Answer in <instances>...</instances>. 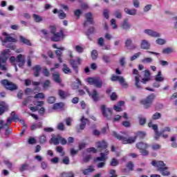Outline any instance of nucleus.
<instances>
[{
  "label": "nucleus",
  "instance_id": "obj_35",
  "mask_svg": "<svg viewBox=\"0 0 177 177\" xmlns=\"http://www.w3.org/2000/svg\"><path fill=\"white\" fill-rule=\"evenodd\" d=\"M102 59L106 64H110V63L111 62V60L110 59V56L107 55H103L102 57Z\"/></svg>",
  "mask_w": 177,
  "mask_h": 177
},
{
  "label": "nucleus",
  "instance_id": "obj_45",
  "mask_svg": "<svg viewBox=\"0 0 177 177\" xmlns=\"http://www.w3.org/2000/svg\"><path fill=\"white\" fill-rule=\"evenodd\" d=\"M62 53L60 50H55V54L57 55L59 63H63V60L62 59Z\"/></svg>",
  "mask_w": 177,
  "mask_h": 177
},
{
  "label": "nucleus",
  "instance_id": "obj_52",
  "mask_svg": "<svg viewBox=\"0 0 177 177\" xmlns=\"http://www.w3.org/2000/svg\"><path fill=\"white\" fill-rule=\"evenodd\" d=\"M140 55H142L140 52L135 53L132 57H131L130 58L131 62H133V60H136V59H138V57H139Z\"/></svg>",
  "mask_w": 177,
  "mask_h": 177
},
{
  "label": "nucleus",
  "instance_id": "obj_38",
  "mask_svg": "<svg viewBox=\"0 0 177 177\" xmlns=\"http://www.w3.org/2000/svg\"><path fill=\"white\" fill-rule=\"evenodd\" d=\"M58 95L61 97V99H66L68 95H67V93H65L63 90H59Z\"/></svg>",
  "mask_w": 177,
  "mask_h": 177
},
{
  "label": "nucleus",
  "instance_id": "obj_7",
  "mask_svg": "<svg viewBox=\"0 0 177 177\" xmlns=\"http://www.w3.org/2000/svg\"><path fill=\"white\" fill-rule=\"evenodd\" d=\"M101 111L104 118L106 120H111L113 118V111L110 108H106V105L101 106Z\"/></svg>",
  "mask_w": 177,
  "mask_h": 177
},
{
  "label": "nucleus",
  "instance_id": "obj_64",
  "mask_svg": "<svg viewBox=\"0 0 177 177\" xmlns=\"http://www.w3.org/2000/svg\"><path fill=\"white\" fill-rule=\"evenodd\" d=\"M153 62V58L151 57H145L142 59V63H151Z\"/></svg>",
  "mask_w": 177,
  "mask_h": 177
},
{
  "label": "nucleus",
  "instance_id": "obj_60",
  "mask_svg": "<svg viewBox=\"0 0 177 177\" xmlns=\"http://www.w3.org/2000/svg\"><path fill=\"white\" fill-rule=\"evenodd\" d=\"M45 95L43 93H39L35 95V99H44Z\"/></svg>",
  "mask_w": 177,
  "mask_h": 177
},
{
  "label": "nucleus",
  "instance_id": "obj_5",
  "mask_svg": "<svg viewBox=\"0 0 177 177\" xmlns=\"http://www.w3.org/2000/svg\"><path fill=\"white\" fill-rule=\"evenodd\" d=\"M9 56H10V50L9 49H5L1 52V54L0 55V68L3 70V71H6L8 68L3 63H6L8 62V59H9Z\"/></svg>",
  "mask_w": 177,
  "mask_h": 177
},
{
  "label": "nucleus",
  "instance_id": "obj_50",
  "mask_svg": "<svg viewBox=\"0 0 177 177\" xmlns=\"http://www.w3.org/2000/svg\"><path fill=\"white\" fill-rule=\"evenodd\" d=\"M61 176L62 177H74V173H73L72 171L66 173V172H63L61 174Z\"/></svg>",
  "mask_w": 177,
  "mask_h": 177
},
{
  "label": "nucleus",
  "instance_id": "obj_1",
  "mask_svg": "<svg viewBox=\"0 0 177 177\" xmlns=\"http://www.w3.org/2000/svg\"><path fill=\"white\" fill-rule=\"evenodd\" d=\"M97 149H98V151L100 152V156L97 157L94 161L95 162H99L97 165V168H103L106 165V161L107 160V156H109V153L110 151L107 149L109 147V145L106 142V141H99L96 142ZM102 161V162H100Z\"/></svg>",
  "mask_w": 177,
  "mask_h": 177
},
{
  "label": "nucleus",
  "instance_id": "obj_51",
  "mask_svg": "<svg viewBox=\"0 0 177 177\" xmlns=\"http://www.w3.org/2000/svg\"><path fill=\"white\" fill-rule=\"evenodd\" d=\"M39 142L41 143V145L46 143V136L45 135L40 136Z\"/></svg>",
  "mask_w": 177,
  "mask_h": 177
},
{
  "label": "nucleus",
  "instance_id": "obj_61",
  "mask_svg": "<svg viewBox=\"0 0 177 177\" xmlns=\"http://www.w3.org/2000/svg\"><path fill=\"white\" fill-rule=\"evenodd\" d=\"M123 81L122 82H119L120 85H122V86L123 88H128V86H129V85L127 83V82H125V79L124 77H122Z\"/></svg>",
  "mask_w": 177,
  "mask_h": 177
},
{
  "label": "nucleus",
  "instance_id": "obj_23",
  "mask_svg": "<svg viewBox=\"0 0 177 177\" xmlns=\"http://www.w3.org/2000/svg\"><path fill=\"white\" fill-rule=\"evenodd\" d=\"M92 172H95V166L92 165L88 166L87 169L82 170L83 175H89Z\"/></svg>",
  "mask_w": 177,
  "mask_h": 177
},
{
  "label": "nucleus",
  "instance_id": "obj_9",
  "mask_svg": "<svg viewBox=\"0 0 177 177\" xmlns=\"http://www.w3.org/2000/svg\"><path fill=\"white\" fill-rule=\"evenodd\" d=\"M1 84L6 89H8V91H16L17 89V85L8 80H1Z\"/></svg>",
  "mask_w": 177,
  "mask_h": 177
},
{
  "label": "nucleus",
  "instance_id": "obj_40",
  "mask_svg": "<svg viewBox=\"0 0 177 177\" xmlns=\"http://www.w3.org/2000/svg\"><path fill=\"white\" fill-rule=\"evenodd\" d=\"M30 167V165L27 163L21 165V167L19 168L20 172H24V171H27L28 168Z\"/></svg>",
  "mask_w": 177,
  "mask_h": 177
},
{
  "label": "nucleus",
  "instance_id": "obj_62",
  "mask_svg": "<svg viewBox=\"0 0 177 177\" xmlns=\"http://www.w3.org/2000/svg\"><path fill=\"white\" fill-rule=\"evenodd\" d=\"M43 75H44V77H49V75H50V73L49 72V70H48V68H44Z\"/></svg>",
  "mask_w": 177,
  "mask_h": 177
},
{
  "label": "nucleus",
  "instance_id": "obj_31",
  "mask_svg": "<svg viewBox=\"0 0 177 177\" xmlns=\"http://www.w3.org/2000/svg\"><path fill=\"white\" fill-rule=\"evenodd\" d=\"M70 64L76 73H78V64L74 59L70 60Z\"/></svg>",
  "mask_w": 177,
  "mask_h": 177
},
{
  "label": "nucleus",
  "instance_id": "obj_11",
  "mask_svg": "<svg viewBox=\"0 0 177 177\" xmlns=\"http://www.w3.org/2000/svg\"><path fill=\"white\" fill-rule=\"evenodd\" d=\"M17 120L19 121V115H16L15 111H12L10 113V118H8L7 119V122L5 124V127H9V125L12 124V121H15L16 122V121Z\"/></svg>",
  "mask_w": 177,
  "mask_h": 177
},
{
  "label": "nucleus",
  "instance_id": "obj_41",
  "mask_svg": "<svg viewBox=\"0 0 177 177\" xmlns=\"http://www.w3.org/2000/svg\"><path fill=\"white\" fill-rule=\"evenodd\" d=\"M135 81H136V82H135V86H136V88H138V89H142V86H140V79H139V77H138V76H136V77H135Z\"/></svg>",
  "mask_w": 177,
  "mask_h": 177
},
{
  "label": "nucleus",
  "instance_id": "obj_47",
  "mask_svg": "<svg viewBox=\"0 0 177 177\" xmlns=\"http://www.w3.org/2000/svg\"><path fill=\"white\" fill-rule=\"evenodd\" d=\"M119 164L120 162L115 158H113L110 162L111 167H117V165H118Z\"/></svg>",
  "mask_w": 177,
  "mask_h": 177
},
{
  "label": "nucleus",
  "instance_id": "obj_33",
  "mask_svg": "<svg viewBox=\"0 0 177 177\" xmlns=\"http://www.w3.org/2000/svg\"><path fill=\"white\" fill-rule=\"evenodd\" d=\"M32 17H33L35 23H41V21H44V19H42V17H41L37 14H33Z\"/></svg>",
  "mask_w": 177,
  "mask_h": 177
},
{
  "label": "nucleus",
  "instance_id": "obj_10",
  "mask_svg": "<svg viewBox=\"0 0 177 177\" xmlns=\"http://www.w3.org/2000/svg\"><path fill=\"white\" fill-rule=\"evenodd\" d=\"M87 82L90 85L95 86L96 88H102V86H103V81H102L100 78L88 77Z\"/></svg>",
  "mask_w": 177,
  "mask_h": 177
},
{
  "label": "nucleus",
  "instance_id": "obj_43",
  "mask_svg": "<svg viewBox=\"0 0 177 177\" xmlns=\"http://www.w3.org/2000/svg\"><path fill=\"white\" fill-rule=\"evenodd\" d=\"M50 80H46V81H44V82L43 83V88L44 89H48V88L50 87Z\"/></svg>",
  "mask_w": 177,
  "mask_h": 177
},
{
  "label": "nucleus",
  "instance_id": "obj_59",
  "mask_svg": "<svg viewBox=\"0 0 177 177\" xmlns=\"http://www.w3.org/2000/svg\"><path fill=\"white\" fill-rule=\"evenodd\" d=\"M47 102L50 104H53V103L56 102V98L55 97H48V98L47 99Z\"/></svg>",
  "mask_w": 177,
  "mask_h": 177
},
{
  "label": "nucleus",
  "instance_id": "obj_2",
  "mask_svg": "<svg viewBox=\"0 0 177 177\" xmlns=\"http://www.w3.org/2000/svg\"><path fill=\"white\" fill-rule=\"evenodd\" d=\"M112 135L118 140H121L123 145H132V143H135V142H136V139H138V138L140 139H144L145 136H146V133L145 131H138L136 133V136L134 137H129L128 134L125 133L118 134L115 131H113Z\"/></svg>",
  "mask_w": 177,
  "mask_h": 177
},
{
  "label": "nucleus",
  "instance_id": "obj_44",
  "mask_svg": "<svg viewBox=\"0 0 177 177\" xmlns=\"http://www.w3.org/2000/svg\"><path fill=\"white\" fill-rule=\"evenodd\" d=\"M56 151L57 153H59L61 154L62 157H63L64 156V154H65L64 151L63 149V147H62V146L57 147H56Z\"/></svg>",
  "mask_w": 177,
  "mask_h": 177
},
{
  "label": "nucleus",
  "instance_id": "obj_53",
  "mask_svg": "<svg viewBox=\"0 0 177 177\" xmlns=\"http://www.w3.org/2000/svg\"><path fill=\"white\" fill-rule=\"evenodd\" d=\"M97 50H93L92 52H91V57L93 59V60H96V59H97Z\"/></svg>",
  "mask_w": 177,
  "mask_h": 177
},
{
  "label": "nucleus",
  "instance_id": "obj_22",
  "mask_svg": "<svg viewBox=\"0 0 177 177\" xmlns=\"http://www.w3.org/2000/svg\"><path fill=\"white\" fill-rule=\"evenodd\" d=\"M131 27V24L128 21V19H124L123 22L121 24V28L122 30H125V31H128Z\"/></svg>",
  "mask_w": 177,
  "mask_h": 177
},
{
  "label": "nucleus",
  "instance_id": "obj_32",
  "mask_svg": "<svg viewBox=\"0 0 177 177\" xmlns=\"http://www.w3.org/2000/svg\"><path fill=\"white\" fill-rule=\"evenodd\" d=\"M138 122H139L140 125L143 127L144 125H146V122H147V119L145 117L139 116Z\"/></svg>",
  "mask_w": 177,
  "mask_h": 177
},
{
  "label": "nucleus",
  "instance_id": "obj_57",
  "mask_svg": "<svg viewBox=\"0 0 177 177\" xmlns=\"http://www.w3.org/2000/svg\"><path fill=\"white\" fill-rule=\"evenodd\" d=\"M162 53H164L165 55H169V53H172V48H166L162 50Z\"/></svg>",
  "mask_w": 177,
  "mask_h": 177
},
{
  "label": "nucleus",
  "instance_id": "obj_24",
  "mask_svg": "<svg viewBox=\"0 0 177 177\" xmlns=\"http://www.w3.org/2000/svg\"><path fill=\"white\" fill-rule=\"evenodd\" d=\"M60 142V134H57V137H53L50 140L49 143H53L55 146H57Z\"/></svg>",
  "mask_w": 177,
  "mask_h": 177
},
{
  "label": "nucleus",
  "instance_id": "obj_42",
  "mask_svg": "<svg viewBox=\"0 0 177 177\" xmlns=\"http://www.w3.org/2000/svg\"><path fill=\"white\" fill-rule=\"evenodd\" d=\"M126 167L129 169V171H133V168L135 167V165L133 163L132 161H129L127 163Z\"/></svg>",
  "mask_w": 177,
  "mask_h": 177
},
{
  "label": "nucleus",
  "instance_id": "obj_37",
  "mask_svg": "<svg viewBox=\"0 0 177 177\" xmlns=\"http://www.w3.org/2000/svg\"><path fill=\"white\" fill-rule=\"evenodd\" d=\"M122 78H123V77H122V76H118V75H113L112 77H111V81H113V82L119 81V82H120L123 81Z\"/></svg>",
  "mask_w": 177,
  "mask_h": 177
},
{
  "label": "nucleus",
  "instance_id": "obj_17",
  "mask_svg": "<svg viewBox=\"0 0 177 177\" xmlns=\"http://www.w3.org/2000/svg\"><path fill=\"white\" fill-rule=\"evenodd\" d=\"M81 124L80 125V127H77V131L81 132V131H84L85 129V127L86 126V122L89 121L88 118H85V116H82L80 119Z\"/></svg>",
  "mask_w": 177,
  "mask_h": 177
},
{
  "label": "nucleus",
  "instance_id": "obj_36",
  "mask_svg": "<svg viewBox=\"0 0 177 177\" xmlns=\"http://www.w3.org/2000/svg\"><path fill=\"white\" fill-rule=\"evenodd\" d=\"M5 128V133H4V135H5V138H8L9 136H10V133H12V128H9V126L8 127H4Z\"/></svg>",
  "mask_w": 177,
  "mask_h": 177
},
{
  "label": "nucleus",
  "instance_id": "obj_39",
  "mask_svg": "<svg viewBox=\"0 0 177 177\" xmlns=\"http://www.w3.org/2000/svg\"><path fill=\"white\" fill-rule=\"evenodd\" d=\"M63 68H62V71H64V73L65 74H70L71 73V69H70V68H68V66H67V64H63Z\"/></svg>",
  "mask_w": 177,
  "mask_h": 177
},
{
  "label": "nucleus",
  "instance_id": "obj_6",
  "mask_svg": "<svg viewBox=\"0 0 177 177\" xmlns=\"http://www.w3.org/2000/svg\"><path fill=\"white\" fill-rule=\"evenodd\" d=\"M156 99V94L151 93L148 95L145 99L140 101L141 104L144 106L145 109H150L153 104V101Z\"/></svg>",
  "mask_w": 177,
  "mask_h": 177
},
{
  "label": "nucleus",
  "instance_id": "obj_56",
  "mask_svg": "<svg viewBox=\"0 0 177 177\" xmlns=\"http://www.w3.org/2000/svg\"><path fill=\"white\" fill-rule=\"evenodd\" d=\"M161 118V113L156 112L152 115V120H160Z\"/></svg>",
  "mask_w": 177,
  "mask_h": 177
},
{
  "label": "nucleus",
  "instance_id": "obj_49",
  "mask_svg": "<svg viewBox=\"0 0 177 177\" xmlns=\"http://www.w3.org/2000/svg\"><path fill=\"white\" fill-rule=\"evenodd\" d=\"M25 94H26L28 96H30V95H35V92H34V90H32V88H27L25 90Z\"/></svg>",
  "mask_w": 177,
  "mask_h": 177
},
{
  "label": "nucleus",
  "instance_id": "obj_29",
  "mask_svg": "<svg viewBox=\"0 0 177 177\" xmlns=\"http://www.w3.org/2000/svg\"><path fill=\"white\" fill-rule=\"evenodd\" d=\"M19 39H20L21 42H22V44H24L25 45H28V46H32V44H31L30 40H28L26 37H24L23 36H20Z\"/></svg>",
  "mask_w": 177,
  "mask_h": 177
},
{
  "label": "nucleus",
  "instance_id": "obj_58",
  "mask_svg": "<svg viewBox=\"0 0 177 177\" xmlns=\"http://www.w3.org/2000/svg\"><path fill=\"white\" fill-rule=\"evenodd\" d=\"M82 15V11L81 10H76L74 12V15L77 17V19H80V16Z\"/></svg>",
  "mask_w": 177,
  "mask_h": 177
},
{
  "label": "nucleus",
  "instance_id": "obj_8",
  "mask_svg": "<svg viewBox=\"0 0 177 177\" xmlns=\"http://www.w3.org/2000/svg\"><path fill=\"white\" fill-rule=\"evenodd\" d=\"M136 147L140 150V153L142 156H149V151L147 149L149 147V145L143 142H138L136 144Z\"/></svg>",
  "mask_w": 177,
  "mask_h": 177
},
{
  "label": "nucleus",
  "instance_id": "obj_55",
  "mask_svg": "<svg viewBox=\"0 0 177 177\" xmlns=\"http://www.w3.org/2000/svg\"><path fill=\"white\" fill-rule=\"evenodd\" d=\"M34 104L36 107H42L45 102L44 101H36L34 102Z\"/></svg>",
  "mask_w": 177,
  "mask_h": 177
},
{
  "label": "nucleus",
  "instance_id": "obj_18",
  "mask_svg": "<svg viewBox=\"0 0 177 177\" xmlns=\"http://www.w3.org/2000/svg\"><path fill=\"white\" fill-rule=\"evenodd\" d=\"M9 111V105L3 101H0V115H3L6 111Z\"/></svg>",
  "mask_w": 177,
  "mask_h": 177
},
{
  "label": "nucleus",
  "instance_id": "obj_16",
  "mask_svg": "<svg viewBox=\"0 0 177 177\" xmlns=\"http://www.w3.org/2000/svg\"><path fill=\"white\" fill-rule=\"evenodd\" d=\"M84 89H86L87 93L89 95V96L91 97L94 102H99L100 97L99 94L97 93V91L94 89L93 91V93H91V91H89V89H88V88L84 87Z\"/></svg>",
  "mask_w": 177,
  "mask_h": 177
},
{
  "label": "nucleus",
  "instance_id": "obj_15",
  "mask_svg": "<svg viewBox=\"0 0 177 177\" xmlns=\"http://www.w3.org/2000/svg\"><path fill=\"white\" fill-rule=\"evenodd\" d=\"M149 128H152L155 132V139L158 140L160 138V131H158V126L157 124H153V122H149L148 123Z\"/></svg>",
  "mask_w": 177,
  "mask_h": 177
},
{
  "label": "nucleus",
  "instance_id": "obj_13",
  "mask_svg": "<svg viewBox=\"0 0 177 177\" xmlns=\"http://www.w3.org/2000/svg\"><path fill=\"white\" fill-rule=\"evenodd\" d=\"M62 38H64V34L63 33V31L61 30L59 32L53 34V37H51V41H53V42H59Z\"/></svg>",
  "mask_w": 177,
  "mask_h": 177
},
{
  "label": "nucleus",
  "instance_id": "obj_27",
  "mask_svg": "<svg viewBox=\"0 0 177 177\" xmlns=\"http://www.w3.org/2000/svg\"><path fill=\"white\" fill-rule=\"evenodd\" d=\"M35 77H39V73H41V65H36L33 67Z\"/></svg>",
  "mask_w": 177,
  "mask_h": 177
},
{
  "label": "nucleus",
  "instance_id": "obj_48",
  "mask_svg": "<svg viewBox=\"0 0 177 177\" xmlns=\"http://www.w3.org/2000/svg\"><path fill=\"white\" fill-rule=\"evenodd\" d=\"M113 15L117 18V19H122V13L120 10H118L114 12Z\"/></svg>",
  "mask_w": 177,
  "mask_h": 177
},
{
  "label": "nucleus",
  "instance_id": "obj_25",
  "mask_svg": "<svg viewBox=\"0 0 177 177\" xmlns=\"http://www.w3.org/2000/svg\"><path fill=\"white\" fill-rule=\"evenodd\" d=\"M150 46H151L150 43H149L147 40L146 39L142 40L141 44H140L141 49H145V50L150 49Z\"/></svg>",
  "mask_w": 177,
  "mask_h": 177
},
{
  "label": "nucleus",
  "instance_id": "obj_4",
  "mask_svg": "<svg viewBox=\"0 0 177 177\" xmlns=\"http://www.w3.org/2000/svg\"><path fill=\"white\" fill-rule=\"evenodd\" d=\"M10 62L11 64L18 63V66L21 68L24 67V64H26V55L19 54L17 57L12 56L10 57Z\"/></svg>",
  "mask_w": 177,
  "mask_h": 177
},
{
  "label": "nucleus",
  "instance_id": "obj_54",
  "mask_svg": "<svg viewBox=\"0 0 177 177\" xmlns=\"http://www.w3.org/2000/svg\"><path fill=\"white\" fill-rule=\"evenodd\" d=\"M156 44H158V45H165V44L167 43L165 39L160 38L156 39Z\"/></svg>",
  "mask_w": 177,
  "mask_h": 177
},
{
  "label": "nucleus",
  "instance_id": "obj_46",
  "mask_svg": "<svg viewBox=\"0 0 177 177\" xmlns=\"http://www.w3.org/2000/svg\"><path fill=\"white\" fill-rule=\"evenodd\" d=\"M93 32H95V27L91 26L86 32V35L89 37V35H91V34H93Z\"/></svg>",
  "mask_w": 177,
  "mask_h": 177
},
{
  "label": "nucleus",
  "instance_id": "obj_26",
  "mask_svg": "<svg viewBox=\"0 0 177 177\" xmlns=\"http://www.w3.org/2000/svg\"><path fill=\"white\" fill-rule=\"evenodd\" d=\"M124 12L127 13V15H130V16H135L137 13L136 9H129L128 8H124Z\"/></svg>",
  "mask_w": 177,
  "mask_h": 177
},
{
  "label": "nucleus",
  "instance_id": "obj_34",
  "mask_svg": "<svg viewBox=\"0 0 177 177\" xmlns=\"http://www.w3.org/2000/svg\"><path fill=\"white\" fill-rule=\"evenodd\" d=\"M76 81L77 82H74L72 84V88L73 89H78V88H80V86L82 85V84L81 83V80H80V79H77Z\"/></svg>",
  "mask_w": 177,
  "mask_h": 177
},
{
  "label": "nucleus",
  "instance_id": "obj_30",
  "mask_svg": "<svg viewBox=\"0 0 177 177\" xmlns=\"http://www.w3.org/2000/svg\"><path fill=\"white\" fill-rule=\"evenodd\" d=\"M3 44H6V42H17V40L10 36H7L5 37L4 40H2Z\"/></svg>",
  "mask_w": 177,
  "mask_h": 177
},
{
  "label": "nucleus",
  "instance_id": "obj_19",
  "mask_svg": "<svg viewBox=\"0 0 177 177\" xmlns=\"http://www.w3.org/2000/svg\"><path fill=\"white\" fill-rule=\"evenodd\" d=\"M132 44H133L132 39H127L124 41V46L127 49H130V50H133L136 49L137 47H136V45Z\"/></svg>",
  "mask_w": 177,
  "mask_h": 177
},
{
  "label": "nucleus",
  "instance_id": "obj_12",
  "mask_svg": "<svg viewBox=\"0 0 177 177\" xmlns=\"http://www.w3.org/2000/svg\"><path fill=\"white\" fill-rule=\"evenodd\" d=\"M86 21L84 22V27H86L88 26V23L90 24H95V21L93 20V15L91 12H87L85 14Z\"/></svg>",
  "mask_w": 177,
  "mask_h": 177
},
{
  "label": "nucleus",
  "instance_id": "obj_20",
  "mask_svg": "<svg viewBox=\"0 0 177 177\" xmlns=\"http://www.w3.org/2000/svg\"><path fill=\"white\" fill-rule=\"evenodd\" d=\"M144 32L145 34H147V35H149V37H153L155 38H157L158 37H161V34L150 29H145L144 30Z\"/></svg>",
  "mask_w": 177,
  "mask_h": 177
},
{
  "label": "nucleus",
  "instance_id": "obj_63",
  "mask_svg": "<svg viewBox=\"0 0 177 177\" xmlns=\"http://www.w3.org/2000/svg\"><path fill=\"white\" fill-rule=\"evenodd\" d=\"M152 150H160L161 149V145L160 144H153L151 145Z\"/></svg>",
  "mask_w": 177,
  "mask_h": 177
},
{
  "label": "nucleus",
  "instance_id": "obj_21",
  "mask_svg": "<svg viewBox=\"0 0 177 177\" xmlns=\"http://www.w3.org/2000/svg\"><path fill=\"white\" fill-rule=\"evenodd\" d=\"M151 80V77H150V71L145 70L144 78L142 79L141 82L142 84H147V82H149V81H150Z\"/></svg>",
  "mask_w": 177,
  "mask_h": 177
},
{
  "label": "nucleus",
  "instance_id": "obj_3",
  "mask_svg": "<svg viewBox=\"0 0 177 177\" xmlns=\"http://www.w3.org/2000/svg\"><path fill=\"white\" fill-rule=\"evenodd\" d=\"M151 165L153 167H156L157 171L160 172L161 175L162 176H169L171 175V172L168 171L169 168L168 167H165V163H164V161L162 160H153L151 162Z\"/></svg>",
  "mask_w": 177,
  "mask_h": 177
},
{
  "label": "nucleus",
  "instance_id": "obj_14",
  "mask_svg": "<svg viewBox=\"0 0 177 177\" xmlns=\"http://www.w3.org/2000/svg\"><path fill=\"white\" fill-rule=\"evenodd\" d=\"M52 80L56 84H59L60 86H64V84L62 83V77H60V73L59 72L52 73Z\"/></svg>",
  "mask_w": 177,
  "mask_h": 177
},
{
  "label": "nucleus",
  "instance_id": "obj_28",
  "mask_svg": "<svg viewBox=\"0 0 177 177\" xmlns=\"http://www.w3.org/2000/svg\"><path fill=\"white\" fill-rule=\"evenodd\" d=\"M64 107V103L58 102L53 104V110H62Z\"/></svg>",
  "mask_w": 177,
  "mask_h": 177
}]
</instances>
